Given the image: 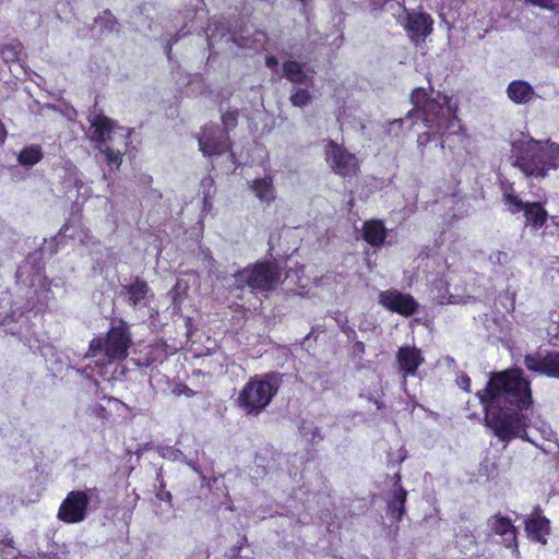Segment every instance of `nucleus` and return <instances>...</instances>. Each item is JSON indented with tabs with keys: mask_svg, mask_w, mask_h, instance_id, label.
<instances>
[{
	"mask_svg": "<svg viewBox=\"0 0 559 559\" xmlns=\"http://www.w3.org/2000/svg\"><path fill=\"white\" fill-rule=\"evenodd\" d=\"M477 396L486 409V426L499 440L509 443L512 439L521 438L539 447L526 432L528 427L539 431L547 441L555 438L554 430L546 421L539 416H528L532 392L530 382L523 378L520 369L492 376Z\"/></svg>",
	"mask_w": 559,
	"mask_h": 559,
	"instance_id": "nucleus-1",
	"label": "nucleus"
},
{
	"mask_svg": "<svg viewBox=\"0 0 559 559\" xmlns=\"http://www.w3.org/2000/svg\"><path fill=\"white\" fill-rule=\"evenodd\" d=\"M477 396L486 409V426L499 440L509 443L512 439L521 438L539 447L526 432L528 427L539 431L547 441L555 438L554 430L546 421L539 416H528L532 392L530 382L523 378L520 369L492 376Z\"/></svg>",
	"mask_w": 559,
	"mask_h": 559,
	"instance_id": "nucleus-2",
	"label": "nucleus"
},
{
	"mask_svg": "<svg viewBox=\"0 0 559 559\" xmlns=\"http://www.w3.org/2000/svg\"><path fill=\"white\" fill-rule=\"evenodd\" d=\"M412 104L421 112L425 126L441 136L459 134L461 124L455 116V110L445 95L437 98H428L424 88H416L411 95Z\"/></svg>",
	"mask_w": 559,
	"mask_h": 559,
	"instance_id": "nucleus-3",
	"label": "nucleus"
},
{
	"mask_svg": "<svg viewBox=\"0 0 559 559\" xmlns=\"http://www.w3.org/2000/svg\"><path fill=\"white\" fill-rule=\"evenodd\" d=\"M515 165L535 178H545L550 170L559 168V144L550 140L530 139L514 146Z\"/></svg>",
	"mask_w": 559,
	"mask_h": 559,
	"instance_id": "nucleus-4",
	"label": "nucleus"
},
{
	"mask_svg": "<svg viewBox=\"0 0 559 559\" xmlns=\"http://www.w3.org/2000/svg\"><path fill=\"white\" fill-rule=\"evenodd\" d=\"M282 379L277 373H264L251 378L238 395V402L248 414H259L277 394Z\"/></svg>",
	"mask_w": 559,
	"mask_h": 559,
	"instance_id": "nucleus-5",
	"label": "nucleus"
},
{
	"mask_svg": "<svg viewBox=\"0 0 559 559\" xmlns=\"http://www.w3.org/2000/svg\"><path fill=\"white\" fill-rule=\"evenodd\" d=\"M131 344L128 329L123 325L114 326L106 337H96L91 341L87 356L97 358V365L111 364L115 360L124 359Z\"/></svg>",
	"mask_w": 559,
	"mask_h": 559,
	"instance_id": "nucleus-6",
	"label": "nucleus"
},
{
	"mask_svg": "<svg viewBox=\"0 0 559 559\" xmlns=\"http://www.w3.org/2000/svg\"><path fill=\"white\" fill-rule=\"evenodd\" d=\"M222 123L225 132L221 131L214 124H206L199 135V146L205 156H221L227 153V157L234 162V154L229 153V141L227 131L237 124L236 112H225L222 115Z\"/></svg>",
	"mask_w": 559,
	"mask_h": 559,
	"instance_id": "nucleus-7",
	"label": "nucleus"
},
{
	"mask_svg": "<svg viewBox=\"0 0 559 559\" xmlns=\"http://www.w3.org/2000/svg\"><path fill=\"white\" fill-rule=\"evenodd\" d=\"M280 275L274 263H255L239 271L235 280L239 287L247 285L253 293L267 294L276 288Z\"/></svg>",
	"mask_w": 559,
	"mask_h": 559,
	"instance_id": "nucleus-8",
	"label": "nucleus"
},
{
	"mask_svg": "<svg viewBox=\"0 0 559 559\" xmlns=\"http://www.w3.org/2000/svg\"><path fill=\"white\" fill-rule=\"evenodd\" d=\"M324 155L329 167L336 175L352 178L358 174L359 160L356 155L336 142L328 141Z\"/></svg>",
	"mask_w": 559,
	"mask_h": 559,
	"instance_id": "nucleus-9",
	"label": "nucleus"
},
{
	"mask_svg": "<svg viewBox=\"0 0 559 559\" xmlns=\"http://www.w3.org/2000/svg\"><path fill=\"white\" fill-rule=\"evenodd\" d=\"M95 491V489H88L86 491L74 490L69 492L59 508L58 518L70 524L84 521L87 515L88 503Z\"/></svg>",
	"mask_w": 559,
	"mask_h": 559,
	"instance_id": "nucleus-10",
	"label": "nucleus"
},
{
	"mask_svg": "<svg viewBox=\"0 0 559 559\" xmlns=\"http://www.w3.org/2000/svg\"><path fill=\"white\" fill-rule=\"evenodd\" d=\"M503 201L508 211L512 214L524 212L525 224L527 226L539 229L545 224L547 211L539 202H523L513 193H504Z\"/></svg>",
	"mask_w": 559,
	"mask_h": 559,
	"instance_id": "nucleus-11",
	"label": "nucleus"
},
{
	"mask_svg": "<svg viewBox=\"0 0 559 559\" xmlns=\"http://www.w3.org/2000/svg\"><path fill=\"white\" fill-rule=\"evenodd\" d=\"M379 304L385 309L405 317L412 316L418 308V304L409 294L396 289L381 292Z\"/></svg>",
	"mask_w": 559,
	"mask_h": 559,
	"instance_id": "nucleus-12",
	"label": "nucleus"
},
{
	"mask_svg": "<svg viewBox=\"0 0 559 559\" xmlns=\"http://www.w3.org/2000/svg\"><path fill=\"white\" fill-rule=\"evenodd\" d=\"M524 362L531 371L559 378V353H551L545 357L527 355Z\"/></svg>",
	"mask_w": 559,
	"mask_h": 559,
	"instance_id": "nucleus-13",
	"label": "nucleus"
},
{
	"mask_svg": "<svg viewBox=\"0 0 559 559\" xmlns=\"http://www.w3.org/2000/svg\"><path fill=\"white\" fill-rule=\"evenodd\" d=\"M525 532L528 538L545 545L550 532L548 519L539 512L532 513L525 521Z\"/></svg>",
	"mask_w": 559,
	"mask_h": 559,
	"instance_id": "nucleus-14",
	"label": "nucleus"
},
{
	"mask_svg": "<svg viewBox=\"0 0 559 559\" xmlns=\"http://www.w3.org/2000/svg\"><path fill=\"white\" fill-rule=\"evenodd\" d=\"M396 358L404 377L415 376L417 368L424 362L420 350L409 346L401 347Z\"/></svg>",
	"mask_w": 559,
	"mask_h": 559,
	"instance_id": "nucleus-15",
	"label": "nucleus"
},
{
	"mask_svg": "<svg viewBox=\"0 0 559 559\" xmlns=\"http://www.w3.org/2000/svg\"><path fill=\"white\" fill-rule=\"evenodd\" d=\"M128 296V302L133 308L146 307L150 305L153 294L146 282L136 280L132 284L124 286Z\"/></svg>",
	"mask_w": 559,
	"mask_h": 559,
	"instance_id": "nucleus-16",
	"label": "nucleus"
},
{
	"mask_svg": "<svg viewBox=\"0 0 559 559\" xmlns=\"http://www.w3.org/2000/svg\"><path fill=\"white\" fill-rule=\"evenodd\" d=\"M489 525L491 531L504 538L507 547L513 546L514 552H518L516 532L510 519L498 514L489 520Z\"/></svg>",
	"mask_w": 559,
	"mask_h": 559,
	"instance_id": "nucleus-17",
	"label": "nucleus"
},
{
	"mask_svg": "<svg viewBox=\"0 0 559 559\" xmlns=\"http://www.w3.org/2000/svg\"><path fill=\"white\" fill-rule=\"evenodd\" d=\"M406 28L412 37H426L432 29V20L427 13H407Z\"/></svg>",
	"mask_w": 559,
	"mask_h": 559,
	"instance_id": "nucleus-18",
	"label": "nucleus"
},
{
	"mask_svg": "<svg viewBox=\"0 0 559 559\" xmlns=\"http://www.w3.org/2000/svg\"><path fill=\"white\" fill-rule=\"evenodd\" d=\"M507 95L514 104H527L532 102L536 93L526 81L514 80L507 87Z\"/></svg>",
	"mask_w": 559,
	"mask_h": 559,
	"instance_id": "nucleus-19",
	"label": "nucleus"
},
{
	"mask_svg": "<svg viewBox=\"0 0 559 559\" xmlns=\"http://www.w3.org/2000/svg\"><path fill=\"white\" fill-rule=\"evenodd\" d=\"M386 237V228L379 219H369L364 223L362 238L366 242L374 248L383 245Z\"/></svg>",
	"mask_w": 559,
	"mask_h": 559,
	"instance_id": "nucleus-20",
	"label": "nucleus"
},
{
	"mask_svg": "<svg viewBox=\"0 0 559 559\" xmlns=\"http://www.w3.org/2000/svg\"><path fill=\"white\" fill-rule=\"evenodd\" d=\"M250 190L260 202L267 205L276 199V190L271 176L254 179L250 185Z\"/></svg>",
	"mask_w": 559,
	"mask_h": 559,
	"instance_id": "nucleus-21",
	"label": "nucleus"
},
{
	"mask_svg": "<svg viewBox=\"0 0 559 559\" xmlns=\"http://www.w3.org/2000/svg\"><path fill=\"white\" fill-rule=\"evenodd\" d=\"M90 121L96 147L102 150V145H104V142L114 129V121L103 115H95Z\"/></svg>",
	"mask_w": 559,
	"mask_h": 559,
	"instance_id": "nucleus-22",
	"label": "nucleus"
},
{
	"mask_svg": "<svg viewBox=\"0 0 559 559\" xmlns=\"http://www.w3.org/2000/svg\"><path fill=\"white\" fill-rule=\"evenodd\" d=\"M211 34H207L209 48L214 51H230L234 52L233 46L236 44V39L228 32L224 31L219 36L210 28Z\"/></svg>",
	"mask_w": 559,
	"mask_h": 559,
	"instance_id": "nucleus-23",
	"label": "nucleus"
},
{
	"mask_svg": "<svg viewBox=\"0 0 559 559\" xmlns=\"http://www.w3.org/2000/svg\"><path fill=\"white\" fill-rule=\"evenodd\" d=\"M284 76L295 84H309L311 76L304 70L302 66L294 60H288L283 66Z\"/></svg>",
	"mask_w": 559,
	"mask_h": 559,
	"instance_id": "nucleus-24",
	"label": "nucleus"
},
{
	"mask_svg": "<svg viewBox=\"0 0 559 559\" xmlns=\"http://www.w3.org/2000/svg\"><path fill=\"white\" fill-rule=\"evenodd\" d=\"M407 492L405 489L399 487L394 492V499L389 502V509L393 518L401 521L405 513V501Z\"/></svg>",
	"mask_w": 559,
	"mask_h": 559,
	"instance_id": "nucleus-25",
	"label": "nucleus"
},
{
	"mask_svg": "<svg viewBox=\"0 0 559 559\" xmlns=\"http://www.w3.org/2000/svg\"><path fill=\"white\" fill-rule=\"evenodd\" d=\"M43 157L41 150L38 145H29L24 147L19 154V163L23 166H34Z\"/></svg>",
	"mask_w": 559,
	"mask_h": 559,
	"instance_id": "nucleus-26",
	"label": "nucleus"
},
{
	"mask_svg": "<svg viewBox=\"0 0 559 559\" xmlns=\"http://www.w3.org/2000/svg\"><path fill=\"white\" fill-rule=\"evenodd\" d=\"M22 47L20 44H9L1 49V55L4 61L12 62L19 60Z\"/></svg>",
	"mask_w": 559,
	"mask_h": 559,
	"instance_id": "nucleus-27",
	"label": "nucleus"
},
{
	"mask_svg": "<svg viewBox=\"0 0 559 559\" xmlns=\"http://www.w3.org/2000/svg\"><path fill=\"white\" fill-rule=\"evenodd\" d=\"M311 96L307 90L297 88L290 96V102L296 107H305L310 103Z\"/></svg>",
	"mask_w": 559,
	"mask_h": 559,
	"instance_id": "nucleus-28",
	"label": "nucleus"
},
{
	"mask_svg": "<svg viewBox=\"0 0 559 559\" xmlns=\"http://www.w3.org/2000/svg\"><path fill=\"white\" fill-rule=\"evenodd\" d=\"M100 151L105 154L106 162L109 165H115L117 167L120 166V164L122 162V154L120 153V151H116V150L110 148V147H104V145H102V150Z\"/></svg>",
	"mask_w": 559,
	"mask_h": 559,
	"instance_id": "nucleus-29",
	"label": "nucleus"
},
{
	"mask_svg": "<svg viewBox=\"0 0 559 559\" xmlns=\"http://www.w3.org/2000/svg\"><path fill=\"white\" fill-rule=\"evenodd\" d=\"M534 5H538L544 9L555 10L558 5L559 0H525Z\"/></svg>",
	"mask_w": 559,
	"mask_h": 559,
	"instance_id": "nucleus-30",
	"label": "nucleus"
},
{
	"mask_svg": "<svg viewBox=\"0 0 559 559\" xmlns=\"http://www.w3.org/2000/svg\"><path fill=\"white\" fill-rule=\"evenodd\" d=\"M181 455L182 454L180 452H178L177 450H174L171 448L164 449L162 452L163 457L174 460V461L178 460L179 456H181Z\"/></svg>",
	"mask_w": 559,
	"mask_h": 559,
	"instance_id": "nucleus-31",
	"label": "nucleus"
},
{
	"mask_svg": "<svg viewBox=\"0 0 559 559\" xmlns=\"http://www.w3.org/2000/svg\"><path fill=\"white\" fill-rule=\"evenodd\" d=\"M174 393L177 394V395H181V394H185L187 396H192L193 395V391L191 389H189L188 386H182L181 389H175L174 390Z\"/></svg>",
	"mask_w": 559,
	"mask_h": 559,
	"instance_id": "nucleus-32",
	"label": "nucleus"
},
{
	"mask_svg": "<svg viewBox=\"0 0 559 559\" xmlns=\"http://www.w3.org/2000/svg\"><path fill=\"white\" fill-rule=\"evenodd\" d=\"M265 64L269 68L273 69V68H275L277 66V59L275 57H273V56H269L265 59Z\"/></svg>",
	"mask_w": 559,
	"mask_h": 559,
	"instance_id": "nucleus-33",
	"label": "nucleus"
},
{
	"mask_svg": "<svg viewBox=\"0 0 559 559\" xmlns=\"http://www.w3.org/2000/svg\"><path fill=\"white\" fill-rule=\"evenodd\" d=\"M404 119L394 120L390 123L389 132H393L395 128H401V126L404 123Z\"/></svg>",
	"mask_w": 559,
	"mask_h": 559,
	"instance_id": "nucleus-34",
	"label": "nucleus"
},
{
	"mask_svg": "<svg viewBox=\"0 0 559 559\" xmlns=\"http://www.w3.org/2000/svg\"><path fill=\"white\" fill-rule=\"evenodd\" d=\"M430 140V133H424L418 136V144L424 145Z\"/></svg>",
	"mask_w": 559,
	"mask_h": 559,
	"instance_id": "nucleus-35",
	"label": "nucleus"
},
{
	"mask_svg": "<svg viewBox=\"0 0 559 559\" xmlns=\"http://www.w3.org/2000/svg\"><path fill=\"white\" fill-rule=\"evenodd\" d=\"M469 382H471V380L466 374L461 377V384H462L463 389L468 390Z\"/></svg>",
	"mask_w": 559,
	"mask_h": 559,
	"instance_id": "nucleus-36",
	"label": "nucleus"
},
{
	"mask_svg": "<svg viewBox=\"0 0 559 559\" xmlns=\"http://www.w3.org/2000/svg\"><path fill=\"white\" fill-rule=\"evenodd\" d=\"M4 136H5V130H4L3 124L0 122V143L3 142Z\"/></svg>",
	"mask_w": 559,
	"mask_h": 559,
	"instance_id": "nucleus-37",
	"label": "nucleus"
},
{
	"mask_svg": "<svg viewBox=\"0 0 559 559\" xmlns=\"http://www.w3.org/2000/svg\"><path fill=\"white\" fill-rule=\"evenodd\" d=\"M5 543H7L8 546H13V539L12 538H7Z\"/></svg>",
	"mask_w": 559,
	"mask_h": 559,
	"instance_id": "nucleus-38",
	"label": "nucleus"
},
{
	"mask_svg": "<svg viewBox=\"0 0 559 559\" xmlns=\"http://www.w3.org/2000/svg\"><path fill=\"white\" fill-rule=\"evenodd\" d=\"M105 17H108V21H110V19H111L112 16H111V14H110V13L106 12V13H105V16H104L103 19H105Z\"/></svg>",
	"mask_w": 559,
	"mask_h": 559,
	"instance_id": "nucleus-39",
	"label": "nucleus"
},
{
	"mask_svg": "<svg viewBox=\"0 0 559 559\" xmlns=\"http://www.w3.org/2000/svg\"><path fill=\"white\" fill-rule=\"evenodd\" d=\"M459 300L455 297L451 296L450 302H457Z\"/></svg>",
	"mask_w": 559,
	"mask_h": 559,
	"instance_id": "nucleus-40",
	"label": "nucleus"
},
{
	"mask_svg": "<svg viewBox=\"0 0 559 559\" xmlns=\"http://www.w3.org/2000/svg\"><path fill=\"white\" fill-rule=\"evenodd\" d=\"M231 559H241V557H240V555H239V554H237V555L233 556V558H231Z\"/></svg>",
	"mask_w": 559,
	"mask_h": 559,
	"instance_id": "nucleus-41",
	"label": "nucleus"
},
{
	"mask_svg": "<svg viewBox=\"0 0 559 559\" xmlns=\"http://www.w3.org/2000/svg\"><path fill=\"white\" fill-rule=\"evenodd\" d=\"M558 324H559V322H558Z\"/></svg>",
	"mask_w": 559,
	"mask_h": 559,
	"instance_id": "nucleus-42",
	"label": "nucleus"
}]
</instances>
